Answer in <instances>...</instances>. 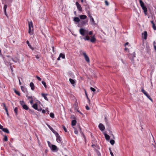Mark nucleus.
Returning a JSON list of instances; mask_svg holds the SVG:
<instances>
[{"instance_id":"39","label":"nucleus","mask_w":156,"mask_h":156,"mask_svg":"<svg viewBox=\"0 0 156 156\" xmlns=\"http://www.w3.org/2000/svg\"><path fill=\"white\" fill-rule=\"evenodd\" d=\"M109 151H110V154L111 156H114V154L112 152V151L111 149V148L109 149Z\"/></svg>"},{"instance_id":"23","label":"nucleus","mask_w":156,"mask_h":156,"mask_svg":"<svg viewBox=\"0 0 156 156\" xmlns=\"http://www.w3.org/2000/svg\"><path fill=\"white\" fill-rule=\"evenodd\" d=\"M32 107L35 110L37 109V104H34Z\"/></svg>"},{"instance_id":"51","label":"nucleus","mask_w":156,"mask_h":156,"mask_svg":"<svg viewBox=\"0 0 156 156\" xmlns=\"http://www.w3.org/2000/svg\"><path fill=\"white\" fill-rule=\"evenodd\" d=\"M141 91L142 92H143V93H144V92H146V91L144 90L143 88H142L141 89Z\"/></svg>"},{"instance_id":"20","label":"nucleus","mask_w":156,"mask_h":156,"mask_svg":"<svg viewBox=\"0 0 156 156\" xmlns=\"http://www.w3.org/2000/svg\"><path fill=\"white\" fill-rule=\"evenodd\" d=\"M87 35L85 37L83 38V39L85 41H89L90 40V37Z\"/></svg>"},{"instance_id":"15","label":"nucleus","mask_w":156,"mask_h":156,"mask_svg":"<svg viewBox=\"0 0 156 156\" xmlns=\"http://www.w3.org/2000/svg\"><path fill=\"white\" fill-rule=\"evenodd\" d=\"M104 135L106 140L108 141L110 139V136L107 134L105 133Z\"/></svg>"},{"instance_id":"8","label":"nucleus","mask_w":156,"mask_h":156,"mask_svg":"<svg viewBox=\"0 0 156 156\" xmlns=\"http://www.w3.org/2000/svg\"><path fill=\"white\" fill-rule=\"evenodd\" d=\"M89 16L90 18V21L92 22L91 23L92 24H94L95 23V21L94 20V19L93 18L92 16H90V14L89 15Z\"/></svg>"},{"instance_id":"61","label":"nucleus","mask_w":156,"mask_h":156,"mask_svg":"<svg viewBox=\"0 0 156 156\" xmlns=\"http://www.w3.org/2000/svg\"><path fill=\"white\" fill-rule=\"evenodd\" d=\"M50 129L51 130V131H53V130H54L51 127L50 128Z\"/></svg>"},{"instance_id":"2","label":"nucleus","mask_w":156,"mask_h":156,"mask_svg":"<svg viewBox=\"0 0 156 156\" xmlns=\"http://www.w3.org/2000/svg\"><path fill=\"white\" fill-rule=\"evenodd\" d=\"M28 26H29L28 33L30 35H32L33 34V33L32 32V31L33 30V25L32 22L31 21L30 22H29Z\"/></svg>"},{"instance_id":"60","label":"nucleus","mask_w":156,"mask_h":156,"mask_svg":"<svg viewBox=\"0 0 156 156\" xmlns=\"http://www.w3.org/2000/svg\"><path fill=\"white\" fill-rule=\"evenodd\" d=\"M46 112V111H45L44 110V109H43L42 110V113H44V114Z\"/></svg>"},{"instance_id":"28","label":"nucleus","mask_w":156,"mask_h":156,"mask_svg":"<svg viewBox=\"0 0 156 156\" xmlns=\"http://www.w3.org/2000/svg\"><path fill=\"white\" fill-rule=\"evenodd\" d=\"M20 103L22 106H23V105L25 104V102H24V101H20Z\"/></svg>"},{"instance_id":"11","label":"nucleus","mask_w":156,"mask_h":156,"mask_svg":"<svg viewBox=\"0 0 156 156\" xmlns=\"http://www.w3.org/2000/svg\"><path fill=\"white\" fill-rule=\"evenodd\" d=\"M96 39L95 37L94 36H93L91 37V39L90 40V42L92 43H94L96 41Z\"/></svg>"},{"instance_id":"32","label":"nucleus","mask_w":156,"mask_h":156,"mask_svg":"<svg viewBox=\"0 0 156 156\" xmlns=\"http://www.w3.org/2000/svg\"><path fill=\"white\" fill-rule=\"evenodd\" d=\"M50 116L51 118H53L54 117V114L53 113H51L50 114Z\"/></svg>"},{"instance_id":"16","label":"nucleus","mask_w":156,"mask_h":156,"mask_svg":"<svg viewBox=\"0 0 156 156\" xmlns=\"http://www.w3.org/2000/svg\"><path fill=\"white\" fill-rule=\"evenodd\" d=\"M151 23L152 24V27L154 30H156V26H155V24L154 23L153 21H151Z\"/></svg>"},{"instance_id":"59","label":"nucleus","mask_w":156,"mask_h":156,"mask_svg":"<svg viewBox=\"0 0 156 156\" xmlns=\"http://www.w3.org/2000/svg\"><path fill=\"white\" fill-rule=\"evenodd\" d=\"M48 146H49L50 147H51V146H50V144H50V142H49V141H48Z\"/></svg>"},{"instance_id":"25","label":"nucleus","mask_w":156,"mask_h":156,"mask_svg":"<svg viewBox=\"0 0 156 156\" xmlns=\"http://www.w3.org/2000/svg\"><path fill=\"white\" fill-rule=\"evenodd\" d=\"M2 105H3V107H4V109L5 110V111L6 112H8V109L6 107V106L5 105V103H2Z\"/></svg>"},{"instance_id":"29","label":"nucleus","mask_w":156,"mask_h":156,"mask_svg":"<svg viewBox=\"0 0 156 156\" xmlns=\"http://www.w3.org/2000/svg\"><path fill=\"white\" fill-rule=\"evenodd\" d=\"M3 140L5 141H7L8 140V137L6 135L4 136V138L3 139Z\"/></svg>"},{"instance_id":"48","label":"nucleus","mask_w":156,"mask_h":156,"mask_svg":"<svg viewBox=\"0 0 156 156\" xmlns=\"http://www.w3.org/2000/svg\"><path fill=\"white\" fill-rule=\"evenodd\" d=\"M147 10H144V12L145 15L146 16L147 15Z\"/></svg>"},{"instance_id":"31","label":"nucleus","mask_w":156,"mask_h":156,"mask_svg":"<svg viewBox=\"0 0 156 156\" xmlns=\"http://www.w3.org/2000/svg\"><path fill=\"white\" fill-rule=\"evenodd\" d=\"M110 143L112 145H113L115 143V141L113 140H110Z\"/></svg>"},{"instance_id":"40","label":"nucleus","mask_w":156,"mask_h":156,"mask_svg":"<svg viewBox=\"0 0 156 156\" xmlns=\"http://www.w3.org/2000/svg\"><path fill=\"white\" fill-rule=\"evenodd\" d=\"M105 2L106 5L108 6L109 5V3L107 0H105Z\"/></svg>"},{"instance_id":"9","label":"nucleus","mask_w":156,"mask_h":156,"mask_svg":"<svg viewBox=\"0 0 156 156\" xmlns=\"http://www.w3.org/2000/svg\"><path fill=\"white\" fill-rule=\"evenodd\" d=\"M142 35L144 36V39H146L147 38V34L146 31H144L142 34Z\"/></svg>"},{"instance_id":"62","label":"nucleus","mask_w":156,"mask_h":156,"mask_svg":"<svg viewBox=\"0 0 156 156\" xmlns=\"http://www.w3.org/2000/svg\"><path fill=\"white\" fill-rule=\"evenodd\" d=\"M47 126L49 129H50V128L51 127L48 124H47Z\"/></svg>"},{"instance_id":"52","label":"nucleus","mask_w":156,"mask_h":156,"mask_svg":"<svg viewBox=\"0 0 156 156\" xmlns=\"http://www.w3.org/2000/svg\"><path fill=\"white\" fill-rule=\"evenodd\" d=\"M6 11V10H4V13H5V15L6 16H7V17H8V15H7V14Z\"/></svg>"},{"instance_id":"53","label":"nucleus","mask_w":156,"mask_h":156,"mask_svg":"<svg viewBox=\"0 0 156 156\" xmlns=\"http://www.w3.org/2000/svg\"><path fill=\"white\" fill-rule=\"evenodd\" d=\"M86 108L87 110H89L90 109L89 108L87 105L86 106Z\"/></svg>"},{"instance_id":"42","label":"nucleus","mask_w":156,"mask_h":156,"mask_svg":"<svg viewBox=\"0 0 156 156\" xmlns=\"http://www.w3.org/2000/svg\"><path fill=\"white\" fill-rule=\"evenodd\" d=\"M36 78L37 79L39 80V81H41V79L38 76H36Z\"/></svg>"},{"instance_id":"14","label":"nucleus","mask_w":156,"mask_h":156,"mask_svg":"<svg viewBox=\"0 0 156 156\" xmlns=\"http://www.w3.org/2000/svg\"><path fill=\"white\" fill-rule=\"evenodd\" d=\"M47 95V94H44V93H42V94H41L42 96L44 97V99L45 100H47V101H48V98H47L46 97Z\"/></svg>"},{"instance_id":"34","label":"nucleus","mask_w":156,"mask_h":156,"mask_svg":"<svg viewBox=\"0 0 156 156\" xmlns=\"http://www.w3.org/2000/svg\"><path fill=\"white\" fill-rule=\"evenodd\" d=\"M42 84L44 86V87L45 88H46L47 87V86H46V83L44 81H42Z\"/></svg>"},{"instance_id":"1","label":"nucleus","mask_w":156,"mask_h":156,"mask_svg":"<svg viewBox=\"0 0 156 156\" xmlns=\"http://www.w3.org/2000/svg\"><path fill=\"white\" fill-rule=\"evenodd\" d=\"M79 32L83 36H84L88 34V30L84 28H80L79 30Z\"/></svg>"},{"instance_id":"30","label":"nucleus","mask_w":156,"mask_h":156,"mask_svg":"<svg viewBox=\"0 0 156 156\" xmlns=\"http://www.w3.org/2000/svg\"><path fill=\"white\" fill-rule=\"evenodd\" d=\"M14 92L16 94L18 95V96H20V93L18 91L16 90L15 89H14Z\"/></svg>"},{"instance_id":"21","label":"nucleus","mask_w":156,"mask_h":156,"mask_svg":"<svg viewBox=\"0 0 156 156\" xmlns=\"http://www.w3.org/2000/svg\"><path fill=\"white\" fill-rule=\"evenodd\" d=\"M76 123V121L75 120H72L71 122V124L72 126H75Z\"/></svg>"},{"instance_id":"33","label":"nucleus","mask_w":156,"mask_h":156,"mask_svg":"<svg viewBox=\"0 0 156 156\" xmlns=\"http://www.w3.org/2000/svg\"><path fill=\"white\" fill-rule=\"evenodd\" d=\"M54 134H55V136L58 134V133L55 130H54L53 131H52Z\"/></svg>"},{"instance_id":"49","label":"nucleus","mask_w":156,"mask_h":156,"mask_svg":"<svg viewBox=\"0 0 156 156\" xmlns=\"http://www.w3.org/2000/svg\"><path fill=\"white\" fill-rule=\"evenodd\" d=\"M131 55H132V56H133V58L135 57V53L134 52H133V53H132Z\"/></svg>"},{"instance_id":"58","label":"nucleus","mask_w":156,"mask_h":156,"mask_svg":"<svg viewBox=\"0 0 156 156\" xmlns=\"http://www.w3.org/2000/svg\"><path fill=\"white\" fill-rule=\"evenodd\" d=\"M3 128V126L0 124V129L2 130Z\"/></svg>"},{"instance_id":"36","label":"nucleus","mask_w":156,"mask_h":156,"mask_svg":"<svg viewBox=\"0 0 156 156\" xmlns=\"http://www.w3.org/2000/svg\"><path fill=\"white\" fill-rule=\"evenodd\" d=\"M96 151L98 156H101V154L99 151L96 150Z\"/></svg>"},{"instance_id":"37","label":"nucleus","mask_w":156,"mask_h":156,"mask_svg":"<svg viewBox=\"0 0 156 156\" xmlns=\"http://www.w3.org/2000/svg\"><path fill=\"white\" fill-rule=\"evenodd\" d=\"M17 109L18 108L17 107H16L14 109V111L16 113V115H17Z\"/></svg>"},{"instance_id":"54","label":"nucleus","mask_w":156,"mask_h":156,"mask_svg":"<svg viewBox=\"0 0 156 156\" xmlns=\"http://www.w3.org/2000/svg\"><path fill=\"white\" fill-rule=\"evenodd\" d=\"M74 107L75 108V109L76 110V104H74Z\"/></svg>"},{"instance_id":"3","label":"nucleus","mask_w":156,"mask_h":156,"mask_svg":"<svg viewBox=\"0 0 156 156\" xmlns=\"http://www.w3.org/2000/svg\"><path fill=\"white\" fill-rule=\"evenodd\" d=\"M139 2L143 10H147V8L144 6V3L141 0H139Z\"/></svg>"},{"instance_id":"38","label":"nucleus","mask_w":156,"mask_h":156,"mask_svg":"<svg viewBox=\"0 0 156 156\" xmlns=\"http://www.w3.org/2000/svg\"><path fill=\"white\" fill-rule=\"evenodd\" d=\"M90 89L93 92H94L96 91V90L94 88L92 87H90Z\"/></svg>"},{"instance_id":"44","label":"nucleus","mask_w":156,"mask_h":156,"mask_svg":"<svg viewBox=\"0 0 156 156\" xmlns=\"http://www.w3.org/2000/svg\"><path fill=\"white\" fill-rule=\"evenodd\" d=\"M7 6L6 5H5L4 6V8H3L4 10H6V9L7 8Z\"/></svg>"},{"instance_id":"22","label":"nucleus","mask_w":156,"mask_h":156,"mask_svg":"<svg viewBox=\"0 0 156 156\" xmlns=\"http://www.w3.org/2000/svg\"><path fill=\"white\" fill-rule=\"evenodd\" d=\"M74 20L76 22H78L80 21V20L78 17H75L74 19Z\"/></svg>"},{"instance_id":"56","label":"nucleus","mask_w":156,"mask_h":156,"mask_svg":"<svg viewBox=\"0 0 156 156\" xmlns=\"http://www.w3.org/2000/svg\"><path fill=\"white\" fill-rule=\"evenodd\" d=\"M30 103L31 104H32L33 103V100L32 99H31V100L30 101Z\"/></svg>"},{"instance_id":"47","label":"nucleus","mask_w":156,"mask_h":156,"mask_svg":"<svg viewBox=\"0 0 156 156\" xmlns=\"http://www.w3.org/2000/svg\"><path fill=\"white\" fill-rule=\"evenodd\" d=\"M63 128L64 129V130L65 132H67V129H66V127H65V126H63Z\"/></svg>"},{"instance_id":"35","label":"nucleus","mask_w":156,"mask_h":156,"mask_svg":"<svg viewBox=\"0 0 156 156\" xmlns=\"http://www.w3.org/2000/svg\"><path fill=\"white\" fill-rule=\"evenodd\" d=\"M152 102L153 101V100L151 97L148 94L147 95V96H146Z\"/></svg>"},{"instance_id":"45","label":"nucleus","mask_w":156,"mask_h":156,"mask_svg":"<svg viewBox=\"0 0 156 156\" xmlns=\"http://www.w3.org/2000/svg\"><path fill=\"white\" fill-rule=\"evenodd\" d=\"M21 89L23 92H24V90L25 89L24 87L23 86H21Z\"/></svg>"},{"instance_id":"43","label":"nucleus","mask_w":156,"mask_h":156,"mask_svg":"<svg viewBox=\"0 0 156 156\" xmlns=\"http://www.w3.org/2000/svg\"><path fill=\"white\" fill-rule=\"evenodd\" d=\"M26 97L28 99H33L32 96H29L28 95H26Z\"/></svg>"},{"instance_id":"12","label":"nucleus","mask_w":156,"mask_h":156,"mask_svg":"<svg viewBox=\"0 0 156 156\" xmlns=\"http://www.w3.org/2000/svg\"><path fill=\"white\" fill-rule=\"evenodd\" d=\"M2 130L5 133H9V131L8 129L7 128H3L2 129Z\"/></svg>"},{"instance_id":"6","label":"nucleus","mask_w":156,"mask_h":156,"mask_svg":"<svg viewBox=\"0 0 156 156\" xmlns=\"http://www.w3.org/2000/svg\"><path fill=\"white\" fill-rule=\"evenodd\" d=\"M98 127L100 129L101 131L104 130L105 129L104 126L101 123L99 125Z\"/></svg>"},{"instance_id":"4","label":"nucleus","mask_w":156,"mask_h":156,"mask_svg":"<svg viewBox=\"0 0 156 156\" xmlns=\"http://www.w3.org/2000/svg\"><path fill=\"white\" fill-rule=\"evenodd\" d=\"M83 55L84 56L86 61L88 62H90V59L89 57L87 55L85 52L83 53Z\"/></svg>"},{"instance_id":"18","label":"nucleus","mask_w":156,"mask_h":156,"mask_svg":"<svg viewBox=\"0 0 156 156\" xmlns=\"http://www.w3.org/2000/svg\"><path fill=\"white\" fill-rule=\"evenodd\" d=\"M69 80L70 83L73 85L74 86V85L75 84V83L74 80L71 78L69 79Z\"/></svg>"},{"instance_id":"63","label":"nucleus","mask_w":156,"mask_h":156,"mask_svg":"<svg viewBox=\"0 0 156 156\" xmlns=\"http://www.w3.org/2000/svg\"><path fill=\"white\" fill-rule=\"evenodd\" d=\"M128 44H129L128 42H126V43L125 44V46H126V45H128Z\"/></svg>"},{"instance_id":"50","label":"nucleus","mask_w":156,"mask_h":156,"mask_svg":"<svg viewBox=\"0 0 156 156\" xmlns=\"http://www.w3.org/2000/svg\"><path fill=\"white\" fill-rule=\"evenodd\" d=\"M35 56L37 59H38L40 58V56L39 55H36Z\"/></svg>"},{"instance_id":"64","label":"nucleus","mask_w":156,"mask_h":156,"mask_svg":"<svg viewBox=\"0 0 156 156\" xmlns=\"http://www.w3.org/2000/svg\"><path fill=\"white\" fill-rule=\"evenodd\" d=\"M154 47L155 50L156 51V46H155L154 44Z\"/></svg>"},{"instance_id":"13","label":"nucleus","mask_w":156,"mask_h":156,"mask_svg":"<svg viewBox=\"0 0 156 156\" xmlns=\"http://www.w3.org/2000/svg\"><path fill=\"white\" fill-rule=\"evenodd\" d=\"M76 4L78 10H81V6L78 2H76Z\"/></svg>"},{"instance_id":"17","label":"nucleus","mask_w":156,"mask_h":156,"mask_svg":"<svg viewBox=\"0 0 156 156\" xmlns=\"http://www.w3.org/2000/svg\"><path fill=\"white\" fill-rule=\"evenodd\" d=\"M80 17L81 19H85L87 17V16L85 15H81L80 16Z\"/></svg>"},{"instance_id":"57","label":"nucleus","mask_w":156,"mask_h":156,"mask_svg":"<svg viewBox=\"0 0 156 156\" xmlns=\"http://www.w3.org/2000/svg\"><path fill=\"white\" fill-rule=\"evenodd\" d=\"M91 146L93 148H94L96 147V145L95 144H92Z\"/></svg>"},{"instance_id":"26","label":"nucleus","mask_w":156,"mask_h":156,"mask_svg":"<svg viewBox=\"0 0 156 156\" xmlns=\"http://www.w3.org/2000/svg\"><path fill=\"white\" fill-rule=\"evenodd\" d=\"M12 60L15 62H18V59L16 58H12Z\"/></svg>"},{"instance_id":"7","label":"nucleus","mask_w":156,"mask_h":156,"mask_svg":"<svg viewBox=\"0 0 156 156\" xmlns=\"http://www.w3.org/2000/svg\"><path fill=\"white\" fill-rule=\"evenodd\" d=\"M51 150L53 151H55L56 150L58 151V149H57V147L56 146L54 145H51V147H50Z\"/></svg>"},{"instance_id":"24","label":"nucleus","mask_w":156,"mask_h":156,"mask_svg":"<svg viewBox=\"0 0 156 156\" xmlns=\"http://www.w3.org/2000/svg\"><path fill=\"white\" fill-rule=\"evenodd\" d=\"M27 43L28 44V46L31 49L33 50V48H32L31 45H30V44L29 41H27Z\"/></svg>"},{"instance_id":"46","label":"nucleus","mask_w":156,"mask_h":156,"mask_svg":"<svg viewBox=\"0 0 156 156\" xmlns=\"http://www.w3.org/2000/svg\"><path fill=\"white\" fill-rule=\"evenodd\" d=\"M93 34V32L92 31H90L89 32L88 31V34L89 35H91Z\"/></svg>"},{"instance_id":"10","label":"nucleus","mask_w":156,"mask_h":156,"mask_svg":"<svg viewBox=\"0 0 156 156\" xmlns=\"http://www.w3.org/2000/svg\"><path fill=\"white\" fill-rule=\"evenodd\" d=\"M30 87H31L32 90H34V85L33 82H31L30 84Z\"/></svg>"},{"instance_id":"41","label":"nucleus","mask_w":156,"mask_h":156,"mask_svg":"<svg viewBox=\"0 0 156 156\" xmlns=\"http://www.w3.org/2000/svg\"><path fill=\"white\" fill-rule=\"evenodd\" d=\"M74 133L76 134H78V130H77L76 129H75Z\"/></svg>"},{"instance_id":"55","label":"nucleus","mask_w":156,"mask_h":156,"mask_svg":"<svg viewBox=\"0 0 156 156\" xmlns=\"http://www.w3.org/2000/svg\"><path fill=\"white\" fill-rule=\"evenodd\" d=\"M144 95H145L146 96H147V95H148L147 92L146 91V92H144Z\"/></svg>"},{"instance_id":"19","label":"nucleus","mask_w":156,"mask_h":156,"mask_svg":"<svg viewBox=\"0 0 156 156\" xmlns=\"http://www.w3.org/2000/svg\"><path fill=\"white\" fill-rule=\"evenodd\" d=\"M22 107L24 109L26 110H27L29 109L28 106L26 104L23 105Z\"/></svg>"},{"instance_id":"5","label":"nucleus","mask_w":156,"mask_h":156,"mask_svg":"<svg viewBox=\"0 0 156 156\" xmlns=\"http://www.w3.org/2000/svg\"><path fill=\"white\" fill-rule=\"evenodd\" d=\"M56 141L59 143L62 142V139L59 134L56 136Z\"/></svg>"},{"instance_id":"27","label":"nucleus","mask_w":156,"mask_h":156,"mask_svg":"<svg viewBox=\"0 0 156 156\" xmlns=\"http://www.w3.org/2000/svg\"><path fill=\"white\" fill-rule=\"evenodd\" d=\"M59 56L60 57H61L62 58H65V55L64 54L62 53H60L59 55Z\"/></svg>"}]
</instances>
